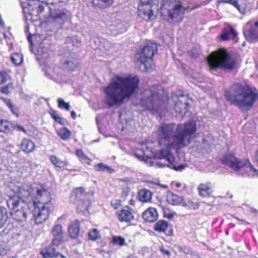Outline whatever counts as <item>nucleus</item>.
<instances>
[{
	"label": "nucleus",
	"mask_w": 258,
	"mask_h": 258,
	"mask_svg": "<svg viewBox=\"0 0 258 258\" xmlns=\"http://www.w3.org/2000/svg\"><path fill=\"white\" fill-rule=\"evenodd\" d=\"M140 79L136 75H115L109 84L103 88L105 103L110 107L121 106L137 91Z\"/></svg>",
	"instance_id": "f257e3e1"
},
{
	"label": "nucleus",
	"mask_w": 258,
	"mask_h": 258,
	"mask_svg": "<svg viewBox=\"0 0 258 258\" xmlns=\"http://www.w3.org/2000/svg\"><path fill=\"white\" fill-rule=\"evenodd\" d=\"M196 130V124L193 121L178 124L176 126L174 123H164L159 128V136L165 141L172 139V142L168 143V147L175 148L177 151L190 144L191 136Z\"/></svg>",
	"instance_id": "f03ea898"
},
{
	"label": "nucleus",
	"mask_w": 258,
	"mask_h": 258,
	"mask_svg": "<svg viewBox=\"0 0 258 258\" xmlns=\"http://www.w3.org/2000/svg\"><path fill=\"white\" fill-rule=\"evenodd\" d=\"M224 97L231 105L248 111L258 101V90L247 85L236 82L224 90Z\"/></svg>",
	"instance_id": "7ed1b4c3"
},
{
	"label": "nucleus",
	"mask_w": 258,
	"mask_h": 258,
	"mask_svg": "<svg viewBox=\"0 0 258 258\" xmlns=\"http://www.w3.org/2000/svg\"><path fill=\"white\" fill-rule=\"evenodd\" d=\"M20 194L22 202L26 204L28 210L30 205L36 207L38 204L49 209H54L50 192L41 184L33 183L30 185H22L20 187Z\"/></svg>",
	"instance_id": "20e7f679"
},
{
	"label": "nucleus",
	"mask_w": 258,
	"mask_h": 258,
	"mask_svg": "<svg viewBox=\"0 0 258 258\" xmlns=\"http://www.w3.org/2000/svg\"><path fill=\"white\" fill-rule=\"evenodd\" d=\"M223 164L243 176L258 177V170L249 159H240L233 153H226L221 159Z\"/></svg>",
	"instance_id": "39448f33"
},
{
	"label": "nucleus",
	"mask_w": 258,
	"mask_h": 258,
	"mask_svg": "<svg viewBox=\"0 0 258 258\" xmlns=\"http://www.w3.org/2000/svg\"><path fill=\"white\" fill-rule=\"evenodd\" d=\"M207 63L211 70L218 68L232 70L236 66V58L230 55L227 51L221 48L212 52L207 57Z\"/></svg>",
	"instance_id": "423d86ee"
},
{
	"label": "nucleus",
	"mask_w": 258,
	"mask_h": 258,
	"mask_svg": "<svg viewBox=\"0 0 258 258\" xmlns=\"http://www.w3.org/2000/svg\"><path fill=\"white\" fill-rule=\"evenodd\" d=\"M176 0H162L160 8L161 16L163 19L174 24L181 22L184 16V8L179 2L175 4Z\"/></svg>",
	"instance_id": "0eeeda50"
},
{
	"label": "nucleus",
	"mask_w": 258,
	"mask_h": 258,
	"mask_svg": "<svg viewBox=\"0 0 258 258\" xmlns=\"http://www.w3.org/2000/svg\"><path fill=\"white\" fill-rule=\"evenodd\" d=\"M158 48L156 43L148 42L136 54L138 62L144 66V70L148 72L154 69L153 56L157 52Z\"/></svg>",
	"instance_id": "6e6552de"
},
{
	"label": "nucleus",
	"mask_w": 258,
	"mask_h": 258,
	"mask_svg": "<svg viewBox=\"0 0 258 258\" xmlns=\"http://www.w3.org/2000/svg\"><path fill=\"white\" fill-rule=\"evenodd\" d=\"M159 0H139L138 15L146 22H150L156 18L154 10L158 8Z\"/></svg>",
	"instance_id": "1a4fd4ad"
},
{
	"label": "nucleus",
	"mask_w": 258,
	"mask_h": 258,
	"mask_svg": "<svg viewBox=\"0 0 258 258\" xmlns=\"http://www.w3.org/2000/svg\"><path fill=\"white\" fill-rule=\"evenodd\" d=\"M243 34L247 41L255 42L258 41V21H250L244 27Z\"/></svg>",
	"instance_id": "9d476101"
},
{
	"label": "nucleus",
	"mask_w": 258,
	"mask_h": 258,
	"mask_svg": "<svg viewBox=\"0 0 258 258\" xmlns=\"http://www.w3.org/2000/svg\"><path fill=\"white\" fill-rule=\"evenodd\" d=\"M49 160L57 171L67 170L70 172L77 171L76 169L72 167L67 160L63 161L56 155H50Z\"/></svg>",
	"instance_id": "9b49d317"
},
{
	"label": "nucleus",
	"mask_w": 258,
	"mask_h": 258,
	"mask_svg": "<svg viewBox=\"0 0 258 258\" xmlns=\"http://www.w3.org/2000/svg\"><path fill=\"white\" fill-rule=\"evenodd\" d=\"M238 33L235 29L230 25L224 26L219 36L222 41H228L230 40L237 42Z\"/></svg>",
	"instance_id": "f8f14e48"
},
{
	"label": "nucleus",
	"mask_w": 258,
	"mask_h": 258,
	"mask_svg": "<svg viewBox=\"0 0 258 258\" xmlns=\"http://www.w3.org/2000/svg\"><path fill=\"white\" fill-rule=\"evenodd\" d=\"M54 209H49L48 208L45 206H41L40 208H38L37 211L35 209L33 213V217L35 223L36 224H40L44 223L48 219L50 213Z\"/></svg>",
	"instance_id": "ddd939ff"
},
{
	"label": "nucleus",
	"mask_w": 258,
	"mask_h": 258,
	"mask_svg": "<svg viewBox=\"0 0 258 258\" xmlns=\"http://www.w3.org/2000/svg\"><path fill=\"white\" fill-rule=\"evenodd\" d=\"M133 209L129 206L123 207L120 210L116 212L118 220L121 223H130L134 219Z\"/></svg>",
	"instance_id": "4468645a"
},
{
	"label": "nucleus",
	"mask_w": 258,
	"mask_h": 258,
	"mask_svg": "<svg viewBox=\"0 0 258 258\" xmlns=\"http://www.w3.org/2000/svg\"><path fill=\"white\" fill-rule=\"evenodd\" d=\"M88 197V194L85 189L82 187H76L72 191L70 197V201L73 204H76Z\"/></svg>",
	"instance_id": "2eb2a0df"
},
{
	"label": "nucleus",
	"mask_w": 258,
	"mask_h": 258,
	"mask_svg": "<svg viewBox=\"0 0 258 258\" xmlns=\"http://www.w3.org/2000/svg\"><path fill=\"white\" fill-rule=\"evenodd\" d=\"M197 190L199 195L202 197H210L214 192V185L211 182H207L200 184Z\"/></svg>",
	"instance_id": "dca6fc26"
},
{
	"label": "nucleus",
	"mask_w": 258,
	"mask_h": 258,
	"mask_svg": "<svg viewBox=\"0 0 258 258\" xmlns=\"http://www.w3.org/2000/svg\"><path fill=\"white\" fill-rule=\"evenodd\" d=\"M20 186L18 187L17 193L9 194L7 195V204L11 211L17 209L20 203V199L22 200L20 194Z\"/></svg>",
	"instance_id": "f3484780"
},
{
	"label": "nucleus",
	"mask_w": 258,
	"mask_h": 258,
	"mask_svg": "<svg viewBox=\"0 0 258 258\" xmlns=\"http://www.w3.org/2000/svg\"><path fill=\"white\" fill-rule=\"evenodd\" d=\"M142 218L146 222L153 223L158 218L157 209L153 207H149L142 213Z\"/></svg>",
	"instance_id": "a211bd4d"
},
{
	"label": "nucleus",
	"mask_w": 258,
	"mask_h": 258,
	"mask_svg": "<svg viewBox=\"0 0 258 258\" xmlns=\"http://www.w3.org/2000/svg\"><path fill=\"white\" fill-rule=\"evenodd\" d=\"M68 11L66 9H56L49 7V16L53 19L64 21L67 18Z\"/></svg>",
	"instance_id": "6ab92c4d"
},
{
	"label": "nucleus",
	"mask_w": 258,
	"mask_h": 258,
	"mask_svg": "<svg viewBox=\"0 0 258 258\" xmlns=\"http://www.w3.org/2000/svg\"><path fill=\"white\" fill-rule=\"evenodd\" d=\"M185 198L182 196L173 193L171 191L168 192L167 194V202L173 206H183Z\"/></svg>",
	"instance_id": "aec40b11"
},
{
	"label": "nucleus",
	"mask_w": 258,
	"mask_h": 258,
	"mask_svg": "<svg viewBox=\"0 0 258 258\" xmlns=\"http://www.w3.org/2000/svg\"><path fill=\"white\" fill-rule=\"evenodd\" d=\"M28 13V17L30 16V19L35 21L40 19L42 17H44L42 14L44 11V6L43 4H39L38 6L36 7L35 8H33L32 11H30Z\"/></svg>",
	"instance_id": "412c9836"
},
{
	"label": "nucleus",
	"mask_w": 258,
	"mask_h": 258,
	"mask_svg": "<svg viewBox=\"0 0 258 258\" xmlns=\"http://www.w3.org/2000/svg\"><path fill=\"white\" fill-rule=\"evenodd\" d=\"M25 208L23 207L20 209H16L11 211L12 218L16 221H22L27 218L28 212L25 210Z\"/></svg>",
	"instance_id": "4be33fe9"
},
{
	"label": "nucleus",
	"mask_w": 258,
	"mask_h": 258,
	"mask_svg": "<svg viewBox=\"0 0 258 258\" xmlns=\"http://www.w3.org/2000/svg\"><path fill=\"white\" fill-rule=\"evenodd\" d=\"M20 148L24 153L29 154L35 149V144L31 140L23 138L20 145Z\"/></svg>",
	"instance_id": "5701e85b"
},
{
	"label": "nucleus",
	"mask_w": 258,
	"mask_h": 258,
	"mask_svg": "<svg viewBox=\"0 0 258 258\" xmlns=\"http://www.w3.org/2000/svg\"><path fill=\"white\" fill-rule=\"evenodd\" d=\"M80 229V222L78 221L71 222L68 228L69 236L73 239L77 238L79 235Z\"/></svg>",
	"instance_id": "b1692460"
},
{
	"label": "nucleus",
	"mask_w": 258,
	"mask_h": 258,
	"mask_svg": "<svg viewBox=\"0 0 258 258\" xmlns=\"http://www.w3.org/2000/svg\"><path fill=\"white\" fill-rule=\"evenodd\" d=\"M178 160L172 154L169 155L167 160L169 163L168 166L176 171H181L187 166L186 164H179Z\"/></svg>",
	"instance_id": "393cba45"
},
{
	"label": "nucleus",
	"mask_w": 258,
	"mask_h": 258,
	"mask_svg": "<svg viewBox=\"0 0 258 258\" xmlns=\"http://www.w3.org/2000/svg\"><path fill=\"white\" fill-rule=\"evenodd\" d=\"M77 204V212L78 213L85 214L86 212H89L91 207V202L88 197L76 203Z\"/></svg>",
	"instance_id": "a878e982"
},
{
	"label": "nucleus",
	"mask_w": 258,
	"mask_h": 258,
	"mask_svg": "<svg viewBox=\"0 0 258 258\" xmlns=\"http://www.w3.org/2000/svg\"><path fill=\"white\" fill-rule=\"evenodd\" d=\"M0 100L4 102L13 115L17 117H19V108L15 106L11 99L6 97H0Z\"/></svg>",
	"instance_id": "bb28decb"
},
{
	"label": "nucleus",
	"mask_w": 258,
	"mask_h": 258,
	"mask_svg": "<svg viewBox=\"0 0 258 258\" xmlns=\"http://www.w3.org/2000/svg\"><path fill=\"white\" fill-rule=\"evenodd\" d=\"M55 247V245L52 244L51 242V244L48 247H46L43 251L41 252V254L44 258H52L57 254H60L59 252H57Z\"/></svg>",
	"instance_id": "cd10ccee"
},
{
	"label": "nucleus",
	"mask_w": 258,
	"mask_h": 258,
	"mask_svg": "<svg viewBox=\"0 0 258 258\" xmlns=\"http://www.w3.org/2000/svg\"><path fill=\"white\" fill-rule=\"evenodd\" d=\"M13 123L7 119H0V132L8 134L12 133Z\"/></svg>",
	"instance_id": "c85d7f7f"
},
{
	"label": "nucleus",
	"mask_w": 258,
	"mask_h": 258,
	"mask_svg": "<svg viewBox=\"0 0 258 258\" xmlns=\"http://www.w3.org/2000/svg\"><path fill=\"white\" fill-rule=\"evenodd\" d=\"M138 200L143 203L150 202L152 199V194L147 189H142L138 192Z\"/></svg>",
	"instance_id": "c756f323"
},
{
	"label": "nucleus",
	"mask_w": 258,
	"mask_h": 258,
	"mask_svg": "<svg viewBox=\"0 0 258 258\" xmlns=\"http://www.w3.org/2000/svg\"><path fill=\"white\" fill-rule=\"evenodd\" d=\"M75 154L79 159L81 162L87 165H91L92 160L84 153L82 149H76L75 151Z\"/></svg>",
	"instance_id": "7c9ffc66"
},
{
	"label": "nucleus",
	"mask_w": 258,
	"mask_h": 258,
	"mask_svg": "<svg viewBox=\"0 0 258 258\" xmlns=\"http://www.w3.org/2000/svg\"><path fill=\"white\" fill-rule=\"evenodd\" d=\"M168 226V222L164 220H160L154 225V230L159 233H165Z\"/></svg>",
	"instance_id": "2f4dec72"
},
{
	"label": "nucleus",
	"mask_w": 258,
	"mask_h": 258,
	"mask_svg": "<svg viewBox=\"0 0 258 258\" xmlns=\"http://www.w3.org/2000/svg\"><path fill=\"white\" fill-rule=\"evenodd\" d=\"M166 149H162L156 153L155 156L157 157V158L160 159H166L167 160L169 155H171L170 151L171 149H175V148H169L168 147V144H166Z\"/></svg>",
	"instance_id": "473e14b6"
},
{
	"label": "nucleus",
	"mask_w": 258,
	"mask_h": 258,
	"mask_svg": "<svg viewBox=\"0 0 258 258\" xmlns=\"http://www.w3.org/2000/svg\"><path fill=\"white\" fill-rule=\"evenodd\" d=\"M94 5L101 9H105L110 7L114 2V0H91Z\"/></svg>",
	"instance_id": "72a5a7b5"
},
{
	"label": "nucleus",
	"mask_w": 258,
	"mask_h": 258,
	"mask_svg": "<svg viewBox=\"0 0 258 258\" xmlns=\"http://www.w3.org/2000/svg\"><path fill=\"white\" fill-rule=\"evenodd\" d=\"M94 168L96 171L98 172H104L107 171L110 174H112L114 172L115 170L112 168L110 166L103 163H99L94 166Z\"/></svg>",
	"instance_id": "f704fd0d"
},
{
	"label": "nucleus",
	"mask_w": 258,
	"mask_h": 258,
	"mask_svg": "<svg viewBox=\"0 0 258 258\" xmlns=\"http://www.w3.org/2000/svg\"><path fill=\"white\" fill-rule=\"evenodd\" d=\"M10 60L14 65L20 66L23 61V56L21 53L15 52L11 55Z\"/></svg>",
	"instance_id": "c9c22d12"
},
{
	"label": "nucleus",
	"mask_w": 258,
	"mask_h": 258,
	"mask_svg": "<svg viewBox=\"0 0 258 258\" xmlns=\"http://www.w3.org/2000/svg\"><path fill=\"white\" fill-rule=\"evenodd\" d=\"M9 83L0 87V93L5 95H9L12 90L14 89L15 86L14 82L12 81H9Z\"/></svg>",
	"instance_id": "e433bc0d"
},
{
	"label": "nucleus",
	"mask_w": 258,
	"mask_h": 258,
	"mask_svg": "<svg viewBox=\"0 0 258 258\" xmlns=\"http://www.w3.org/2000/svg\"><path fill=\"white\" fill-rule=\"evenodd\" d=\"M8 219V213L5 207L0 206V228L5 224Z\"/></svg>",
	"instance_id": "4c0bfd02"
},
{
	"label": "nucleus",
	"mask_w": 258,
	"mask_h": 258,
	"mask_svg": "<svg viewBox=\"0 0 258 258\" xmlns=\"http://www.w3.org/2000/svg\"><path fill=\"white\" fill-rule=\"evenodd\" d=\"M57 133L59 137L63 140H68L71 136L72 132L67 127L60 128Z\"/></svg>",
	"instance_id": "58836bf2"
},
{
	"label": "nucleus",
	"mask_w": 258,
	"mask_h": 258,
	"mask_svg": "<svg viewBox=\"0 0 258 258\" xmlns=\"http://www.w3.org/2000/svg\"><path fill=\"white\" fill-rule=\"evenodd\" d=\"M12 80L11 76L6 70H0V85H4Z\"/></svg>",
	"instance_id": "ea45409f"
},
{
	"label": "nucleus",
	"mask_w": 258,
	"mask_h": 258,
	"mask_svg": "<svg viewBox=\"0 0 258 258\" xmlns=\"http://www.w3.org/2000/svg\"><path fill=\"white\" fill-rule=\"evenodd\" d=\"M88 240L91 241H96L100 238L99 230L96 228H93L89 230L88 233Z\"/></svg>",
	"instance_id": "a19ab883"
},
{
	"label": "nucleus",
	"mask_w": 258,
	"mask_h": 258,
	"mask_svg": "<svg viewBox=\"0 0 258 258\" xmlns=\"http://www.w3.org/2000/svg\"><path fill=\"white\" fill-rule=\"evenodd\" d=\"M158 98L156 93H153L145 99L146 107L149 108H154V103Z\"/></svg>",
	"instance_id": "79ce46f5"
},
{
	"label": "nucleus",
	"mask_w": 258,
	"mask_h": 258,
	"mask_svg": "<svg viewBox=\"0 0 258 258\" xmlns=\"http://www.w3.org/2000/svg\"><path fill=\"white\" fill-rule=\"evenodd\" d=\"M200 204L198 202H195L191 201H186L184 200L183 207L190 210H195L199 208Z\"/></svg>",
	"instance_id": "37998d69"
},
{
	"label": "nucleus",
	"mask_w": 258,
	"mask_h": 258,
	"mask_svg": "<svg viewBox=\"0 0 258 258\" xmlns=\"http://www.w3.org/2000/svg\"><path fill=\"white\" fill-rule=\"evenodd\" d=\"M112 243L114 245L122 246L125 245V240L121 236H113L112 237Z\"/></svg>",
	"instance_id": "c03bdc74"
},
{
	"label": "nucleus",
	"mask_w": 258,
	"mask_h": 258,
	"mask_svg": "<svg viewBox=\"0 0 258 258\" xmlns=\"http://www.w3.org/2000/svg\"><path fill=\"white\" fill-rule=\"evenodd\" d=\"M52 236L53 237L52 240V244L55 245L56 247H58L63 243L64 241V234L55 235Z\"/></svg>",
	"instance_id": "a18cd8bd"
},
{
	"label": "nucleus",
	"mask_w": 258,
	"mask_h": 258,
	"mask_svg": "<svg viewBox=\"0 0 258 258\" xmlns=\"http://www.w3.org/2000/svg\"><path fill=\"white\" fill-rule=\"evenodd\" d=\"M51 234L52 235L64 234L62 226L60 224L55 225L52 228Z\"/></svg>",
	"instance_id": "49530a36"
},
{
	"label": "nucleus",
	"mask_w": 258,
	"mask_h": 258,
	"mask_svg": "<svg viewBox=\"0 0 258 258\" xmlns=\"http://www.w3.org/2000/svg\"><path fill=\"white\" fill-rule=\"evenodd\" d=\"M58 106L60 108H64L67 111L70 109L71 106L69 103L66 102L62 99L59 98L57 100Z\"/></svg>",
	"instance_id": "de8ad7c7"
},
{
	"label": "nucleus",
	"mask_w": 258,
	"mask_h": 258,
	"mask_svg": "<svg viewBox=\"0 0 258 258\" xmlns=\"http://www.w3.org/2000/svg\"><path fill=\"white\" fill-rule=\"evenodd\" d=\"M4 39L6 40L7 45L8 46L9 51L13 49V43L11 41V39L7 35L5 32L3 33Z\"/></svg>",
	"instance_id": "09e8293b"
},
{
	"label": "nucleus",
	"mask_w": 258,
	"mask_h": 258,
	"mask_svg": "<svg viewBox=\"0 0 258 258\" xmlns=\"http://www.w3.org/2000/svg\"><path fill=\"white\" fill-rule=\"evenodd\" d=\"M218 2H222L225 3H229L233 6H234L235 8H236L238 10H240V6L238 4V2L237 0H218Z\"/></svg>",
	"instance_id": "8fccbe9b"
},
{
	"label": "nucleus",
	"mask_w": 258,
	"mask_h": 258,
	"mask_svg": "<svg viewBox=\"0 0 258 258\" xmlns=\"http://www.w3.org/2000/svg\"><path fill=\"white\" fill-rule=\"evenodd\" d=\"M111 205L114 209H117L121 206V201L119 199H113L111 202Z\"/></svg>",
	"instance_id": "3c124183"
},
{
	"label": "nucleus",
	"mask_w": 258,
	"mask_h": 258,
	"mask_svg": "<svg viewBox=\"0 0 258 258\" xmlns=\"http://www.w3.org/2000/svg\"><path fill=\"white\" fill-rule=\"evenodd\" d=\"M48 4L54 6L55 5L61 6L64 2L61 0H46Z\"/></svg>",
	"instance_id": "603ef678"
},
{
	"label": "nucleus",
	"mask_w": 258,
	"mask_h": 258,
	"mask_svg": "<svg viewBox=\"0 0 258 258\" xmlns=\"http://www.w3.org/2000/svg\"><path fill=\"white\" fill-rule=\"evenodd\" d=\"M160 251L163 255H167L168 257H170L171 256L170 251L167 249H165L163 246L160 247Z\"/></svg>",
	"instance_id": "864d4df0"
},
{
	"label": "nucleus",
	"mask_w": 258,
	"mask_h": 258,
	"mask_svg": "<svg viewBox=\"0 0 258 258\" xmlns=\"http://www.w3.org/2000/svg\"><path fill=\"white\" fill-rule=\"evenodd\" d=\"M54 120L56 122H57L62 125H64L65 123H66V122H64L65 119H64L62 117H60L59 116L55 117V118L54 119Z\"/></svg>",
	"instance_id": "5fc2aeb1"
},
{
	"label": "nucleus",
	"mask_w": 258,
	"mask_h": 258,
	"mask_svg": "<svg viewBox=\"0 0 258 258\" xmlns=\"http://www.w3.org/2000/svg\"><path fill=\"white\" fill-rule=\"evenodd\" d=\"M180 251L186 255L191 254L192 253L191 249L187 247L182 248Z\"/></svg>",
	"instance_id": "6e6d98bb"
},
{
	"label": "nucleus",
	"mask_w": 258,
	"mask_h": 258,
	"mask_svg": "<svg viewBox=\"0 0 258 258\" xmlns=\"http://www.w3.org/2000/svg\"><path fill=\"white\" fill-rule=\"evenodd\" d=\"M49 115H50V116L54 120V119L55 118V117H56L57 116H58V114L56 112V111L55 110H54V109H50V110L48 112Z\"/></svg>",
	"instance_id": "4d7b16f0"
},
{
	"label": "nucleus",
	"mask_w": 258,
	"mask_h": 258,
	"mask_svg": "<svg viewBox=\"0 0 258 258\" xmlns=\"http://www.w3.org/2000/svg\"><path fill=\"white\" fill-rule=\"evenodd\" d=\"M49 58V55L47 53H44L42 55H39L38 59L40 60H44L46 61Z\"/></svg>",
	"instance_id": "13d9d810"
},
{
	"label": "nucleus",
	"mask_w": 258,
	"mask_h": 258,
	"mask_svg": "<svg viewBox=\"0 0 258 258\" xmlns=\"http://www.w3.org/2000/svg\"><path fill=\"white\" fill-rule=\"evenodd\" d=\"M15 128L17 129L20 131H22L23 133L27 134V130L22 125H17L15 126Z\"/></svg>",
	"instance_id": "bf43d9fd"
},
{
	"label": "nucleus",
	"mask_w": 258,
	"mask_h": 258,
	"mask_svg": "<svg viewBox=\"0 0 258 258\" xmlns=\"http://www.w3.org/2000/svg\"><path fill=\"white\" fill-rule=\"evenodd\" d=\"M236 219L242 222V223L244 225H250V223L246 221L245 220H243V219H241L240 218H236Z\"/></svg>",
	"instance_id": "052dcab7"
},
{
	"label": "nucleus",
	"mask_w": 258,
	"mask_h": 258,
	"mask_svg": "<svg viewBox=\"0 0 258 258\" xmlns=\"http://www.w3.org/2000/svg\"><path fill=\"white\" fill-rule=\"evenodd\" d=\"M71 116L72 118L74 120H75L76 119V117H77L76 113L74 110H72L71 112Z\"/></svg>",
	"instance_id": "680f3d73"
},
{
	"label": "nucleus",
	"mask_w": 258,
	"mask_h": 258,
	"mask_svg": "<svg viewBox=\"0 0 258 258\" xmlns=\"http://www.w3.org/2000/svg\"><path fill=\"white\" fill-rule=\"evenodd\" d=\"M70 63H71L73 66L71 68V70H73L74 69V68L76 67L74 65V63L71 61H67L66 62H65V64L67 66H69L70 65Z\"/></svg>",
	"instance_id": "e2e57ef3"
},
{
	"label": "nucleus",
	"mask_w": 258,
	"mask_h": 258,
	"mask_svg": "<svg viewBox=\"0 0 258 258\" xmlns=\"http://www.w3.org/2000/svg\"><path fill=\"white\" fill-rule=\"evenodd\" d=\"M52 258H66V257L65 256H64L63 255H62V254L60 253V254H57V255H56V256H55Z\"/></svg>",
	"instance_id": "0e129e2a"
},
{
	"label": "nucleus",
	"mask_w": 258,
	"mask_h": 258,
	"mask_svg": "<svg viewBox=\"0 0 258 258\" xmlns=\"http://www.w3.org/2000/svg\"><path fill=\"white\" fill-rule=\"evenodd\" d=\"M27 39L31 45H32V36L31 35H29L27 37Z\"/></svg>",
	"instance_id": "69168bd1"
},
{
	"label": "nucleus",
	"mask_w": 258,
	"mask_h": 258,
	"mask_svg": "<svg viewBox=\"0 0 258 258\" xmlns=\"http://www.w3.org/2000/svg\"><path fill=\"white\" fill-rule=\"evenodd\" d=\"M181 183H177L175 185V186L177 187V188H180L181 187Z\"/></svg>",
	"instance_id": "338daca9"
},
{
	"label": "nucleus",
	"mask_w": 258,
	"mask_h": 258,
	"mask_svg": "<svg viewBox=\"0 0 258 258\" xmlns=\"http://www.w3.org/2000/svg\"><path fill=\"white\" fill-rule=\"evenodd\" d=\"M188 54L192 57H194V53L192 52H189Z\"/></svg>",
	"instance_id": "774afa93"
}]
</instances>
